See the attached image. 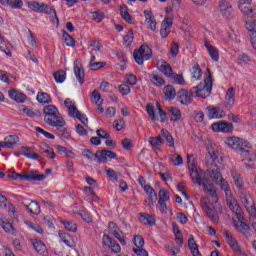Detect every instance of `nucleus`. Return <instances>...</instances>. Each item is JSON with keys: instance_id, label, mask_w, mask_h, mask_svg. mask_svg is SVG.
Masks as SVG:
<instances>
[{"instance_id": "nucleus-1", "label": "nucleus", "mask_w": 256, "mask_h": 256, "mask_svg": "<svg viewBox=\"0 0 256 256\" xmlns=\"http://www.w3.org/2000/svg\"><path fill=\"white\" fill-rule=\"evenodd\" d=\"M208 156L212 161V165L216 167L215 170H203L197 167V160L193 154L187 155V164L191 179L194 183L203 187L205 193L210 196H204L200 201L201 209L206 213L207 217L213 223H219V198L217 197V189L215 183L224 191L225 195H231V186L229 182L223 178L219 170L223 166V153L214 148L212 145L207 146Z\"/></svg>"}, {"instance_id": "nucleus-2", "label": "nucleus", "mask_w": 256, "mask_h": 256, "mask_svg": "<svg viewBox=\"0 0 256 256\" xmlns=\"http://www.w3.org/2000/svg\"><path fill=\"white\" fill-rule=\"evenodd\" d=\"M223 141L226 147L240 153L242 162L247 169H253V161L256 159V154L251 150V144L247 139L237 136H228L225 137Z\"/></svg>"}, {"instance_id": "nucleus-3", "label": "nucleus", "mask_w": 256, "mask_h": 256, "mask_svg": "<svg viewBox=\"0 0 256 256\" xmlns=\"http://www.w3.org/2000/svg\"><path fill=\"white\" fill-rule=\"evenodd\" d=\"M213 91V78L211 77V72H208L204 78V81L198 84L196 87L191 89V92L182 89L178 91L177 97L181 105H190L193 101V93L196 97H201L202 99H207Z\"/></svg>"}, {"instance_id": "nucleus-4", "label": "nucleus", "mask_w": 256, "mask_h": 256, "mask_svg": "<svg viewBox=\"0 0 256 256\" xmlns=\"http://www.w3.org/2000/svg\"><path fill=\"white\" fill-rule=\"evenodd\" d=\"M44 119L48 125L51 127H65V120L61 117L59 109L54 105H47L44 107Z\"/></svg>"}, {"instance_id": "nucleus-5", "label": "nucleus", "mask_w": 256, "mask_h": 256, "mask_svg": "<svg viewBox=\"0 0 256 256\" xmlns=\"http://www.w3.org/2000/svg\"><path fill=\"white\" fill-rule=\"evenodd\" d=\"M64 105L66 109H68V115L69 117H74L75 119H78L84 127H87L89 125V119H87V116L85 114H82L77 109V105H75V102H73L71 99L67 98L64 101Z\"/></svg>"}, {"instance_id": "nucleus-6", "label": "nucleus", "mask_w": 256, "mask_h": 256, "mask_svg": "<svg viewBox=\"0 0 256 256\" xmlns=\"http://www.w3.org/2000/svg\"><path fill=\"white\" fill-rule=\"evenodd\" d=\"M9 179H19L20 181H43L47 178L45 174H39L37 170H30L24 174L14 173L8 175Z\"/></svg>"}, {"instance_id": "nucleus-7", "label": "nucleus", "mask_w": 256, "mask_h": 256, "mask_svg": "<svg viewBox=\"0 0 256 256\" xmlns=\"http://www.w3.org/2000/svg\"><path fill=\"white\" fill-rule=\"evenodd\" d=\"M146 111L152 121H161V123H163L165 119H167V114L163 109H161V105L159 103H157L156 106L153 104H147Z\"/></svg>"}, {"instance_id": "nucleus-8", "label": "nucleus", "mask_w": 256, "mask_h": 256, "mask_svg": "<svg viewBox=\"0 0 256 256\" xmlns=\"http://www.w3.org/2000/svg\"><path fill=\"white\" fill-rule=\"evenodd\" d=\"M134 61L138 65H143L145 61H149L151 59V56L153 55V52L151 51V48L148 45H142L139 47L138 50L134 51Z\"/></svg>"}, {"instance_id": "nucleus-9", "label": "nucleus", "mask_w": 256, "mask_h": 256, "mask_svg": "<svg viewBox=\"0 0 256 256\" xmlns=\"http://www.w3.org/2000/svg\"><path fill=\"white\" fill-rule=\"evenodd\" d=\"M239 197L249 216L256 214L255 201L253 200V197H251V194L245 190H241L239 192Z\"/></svg>"}, {"instance_id": "nucleus-10", "label": "nucleus", "mask_w": 256, "mask_h": 256, "mask_svg": "<svg viewBox=\"0 0 256 256\" xmlns=\"http://www.w3.org/2000/svg\"><path fill=\"white\" fill-rule=\"evenodd\" d=\"M233 129H235L233 124L225 120H219L211 124V130L214 133L229 134V133H233Z\"/></svg>"}, {"instance_id": "nucleus-11", "label": "nucleus", "mask_w": 256, "mask_h": 256, "mask_svg": "<svg viewBox=\"0 0 256 256\" xmlns=\"http://www.w3.org/2000/svg\"><path fill=\"white\" fill-rule=\"evenodd\" d=\"M218 11L224 19H233L235 17V11L233 10V4L227 0H219Z\"/></svg>"}, {"instance_id": "nucleus-12", "label": "nucleus", "mask_w": 256, "mask_h": 256, "mask_svg": "<svg viewBox=\"0 0 256 256\" xmlns=\"http://www.w3.org/2000/svg\"><path fill=\"white\" fill-rule=\"evenodd\" d=\"M28 7L35 13H46L47 15L53 14L55 15V17H57V12L55 11V8L49 7L47 4L32 1L28 3Z\"/></svg>"}, {"instance_id": "nucleus-13", "label": "nucleus", "mask_w": 256, "mask_h": 256, "mask_svg": "<svg viewBox=\"0 0 256 256\" xmlns=\"http://www.w3.org/2000/svg\"><path fill=\"white\" fill-rule=\"evenodd\" d=\"M238 9L246 17H256V5L251 0H239Z\"/></svg>"}, {"instance_id": "nucleus-14", "label": "nucleus", "mask_w": 256, "mask_h": 256, "mask_svg": "<svg viewBox=\"0 0 256 256\" xmlns=\"http://www.w3.org/2000/svg\"><path fill=\"white\" fill-rule=\"evenodd\" d=\"M238 222L233 223V227L238 231V233H241L246 239H250L251 237V227H249V224L245 223L243 221V214H240V218H237Z\"/></svg>"}, {"instance_id": "nucleus-15", "label": "nucleus", "mask_w": 256, "mask_h": 256, "mask_svg": "<svg viewBox=\"0 0 256 256\" xmlns=\"http://www.w3.org/2000/svg\"><path fill=\"white\" fill-rule=\"evenodd\" d=\"M226 203L230 211L236 215L237 219H241L243 211H241V206H239L237 199L233 197V193L226 195Z\"/></svg>"}, {"instance_id": "nucleus-16", "label": "nucleus", "mask_w": 256, "mask_h": 256, "mask_svg": "<svg viewBox=\"0 0 256 256\" xmlns=\"http://www.w3.org/2000/svg\"><path fill=\"white\" fill-rule=\"evenodd\" d=\"M208 119H225L227 112L221 106H207L206 107Z\"/></svg>"}, {"instance_id": "nucleus-17", "label": "nucleus", "mask_w": 256, "mask_h": 256, "mask_svg": "<svg viewBox=\"0 0 256 256\" xmlns=\"http://www.w3.org/2000/svg\"><path fill=\"white\" fill-rule=\"evenodd\" d=\"M102 245H104V247H108V249H111L112 253H121V246L119 243H117V241L107 234H104L102 237Z\"/></svg>"}, {"instance_id": "nucleus-18", "label": "nucleus", "mask_w": 256, "mask_h": 256, "mask_svg": "<svg viewBox=\"0 0 256 256\" xmlns=\"http://www.w3.org/2000/svg\"><path fill=\"white\" fill-rule=\"evenodd\" d=\"M108 229L110 231V235H113L116 239H118L121 245H127L123 231H121L115 222H109Z\"/></svg>"}, {"instance_id": "nucleus-19", "label": "nucleus", "mask_w": 256, "mask_h": 256, "mask_svg": "<svg viewBox=\"0 0 256 256\" xmlns=\"http://www.w3.org/2000/svg\"><path fill=\"white\" fill-rule=\"evenodd\" d=\"M225 237H226L228 245L231 247V249L235 253H237L238 255H241V256H247L245 251H243V249H241V247L239 246L237 239H235L231 233L225 232Z\"/></svg>"}, {"instance_id": "nucleus-20", "label": "nucleus", "mask_w": 256, "mask_h": 256, "mask_svg": "<svg viewBox=\"0 0 256 256\" xmlns=\"http://www.w3.org/2000/svg\"><path fill=\"white\" fill-rule=\"evenodd\" d=\"M98 163H107L109 159H116L117 154L110 150L97 151L95 154Z\"/></svg>"}, {"instance_id": "nucleus-21", "label": "nucleus", "mask_w": 256, "mask_h": 256, "mask_svg": "<svg viewBox=\"0 0 256 256\" xmlns=\"http://www.w3.org/2000/svg\"><path fill=\"white\" fill-rule=\"evenodd\" d=\"M171 27H173V18L171 16L166 17L160 29V35L162 39L169 37V33H171Z\"/></svg>"}, {"instance_id": "nucleus-22", "label": "nucleus", "mask_w": 256, "mask_h": 256, "mask_svg": "<svg viewBox=\"0 0 256 256\" xmlns=\"http://www.w3.org/2000/svg\"><path fill=\"white\" fill-rule=\"evenodd\" d=\"M156 65L157 69H159L161 73L165 75V77H167L168 79H171V77H173V68L169 63H167V61L158 60Z\"/></svg>"}, {"instance_id": "nucleus-23", "label": "nucleus", "mask_w": 256, "mask_h": 256, "mask_svg": "<svg viewBox=\"0 0 256 256\" xmlns=\"http://www.w3.org/2000/svg\"><path fill=\"white\" fill-rule=\"evenodd\" d=\"M204 47L206 48V51L210 55L212 61H215V63H217L219 61V49L213 46L212 43L209 42V40L204 41Z\"/></svg>"}, {"instance_id": "nucleus-24", "label": "nucleus", "mask_w": 256, "mask_h": 256, "mask_svg": "<svg viewBox=\"0 0 256 256\" xmlns=\"http://www.w3.org/2000/svg\"><path fill=\"white\" fill-rule=\"evenodd\" d=\"M145 23L150 29V31H155L157 29V20L151 10H144Z\"/></svg>"}, {"instance_id": "nucleus-25", "label": "nucleus", "mask_w": 256, "mask_h": 256, "mask_svg": "<svg viewBox=\"0 0 256 256\" xmlns=\"http://www.w3.org/2000/svg\"><path fill=\"white\" fill-rule=\"evenodd\" d=\"M8 97H10V99L16 103H25V101H27V96L17 89L9 90Z\"/></svg>"}, {"instance_id": "nucleus-26", "label": "nucleus", "mask_w": 256, "mask_h": 256, "mask_svg": "<svg viewBox=\"0 0 256 256\" xmlns=\"http://www.w3.org/2000/svg\"><path fill=\"white\" fill-rule=\"evenodd\" d=\"M233 105H235V88L230 87L225 95L224 107L226 109H233Z\"/></svg>"}, {"instance_id": "nucleus-27", "label": "nucleus", "mask_w": 256, "mask_h": 256, "mask_svg": "<svg viewBox=\"0 0 256 256\" xmlns=\"http://www.w3.org/2000/svg\"><path fill=\"white\" fill-rule=\"evenodd\" d=\"M0 227L6 232L13 235L15 233V228L13 227V224L9 222V220L5 217L4 214H0Z\"/></svg>"}, {"instance_id": "nucleus-28", "label": "nucleus", "mask_w": 256, "mask_h": 256, "mask_svg": "<svg viewBox=\"0 0 256 256\" xmlns=\"http://www.w3.org/2000/svg\"><path fill=\"white\" fill-rule=\"evenodd\" d=\"M74 73L79 84L83 85V83L85 82V72L83 71V67H81V64L77 60L74 61Z\"/></svg>"}, {"instance_id": "nucleus-29", "label": "nucleus", "mask_w": 256, "mask_h": 256, "mask_svg": "<svg viewBox=\"0 0 256 256\" xmlns=\"http://www.w3.org/2000/svg\"><path fill=\"white\" fill-rule=\"evenodd\" d=\"M150 83L154 85L155 87H163L165 85V79L162 78L161 75H159L157 72H152L148 74Z\"/></svg>"}, {"instance_id": "nucleus-30", "label": "nucleus", "mask_w": 256, "mask_h": 256, "mask_svg": "<svg viewBox=\"0 0 256 256\" xmlns=\"http://www.w3.org/2000/svg\"><path fill=\"white\" fill-rule=\"evenodd\" d=\"M144 191L146 193V195H148L150 201L148 203L149 207H154L155 203L157 201V193L155 192V189H153V187H151L150 185L148 186H144Z\"/></svg>"}, {"instance_id": "nucleus-31", "label": "nucleus", "mask_w": 256, "mask_h": 256, "mask_svg": "<svg viewBox=\"0 0 256 256\" xmlns=\"http://www.w3.org/2000/svg\"><path fill=\"white\" fill-rule=\"evenodd\" d=\"M4 144V149H13L17 143H19V136L17 135H10L7 136L4 141H2Z\"/></svg>"}, {"instance_id": "nucleus-32", "label": "nucleus", "mask_w": 256, "mask_h": 256, "mask_svg": "<svg viewBox=\"0 0 256 256\" xmlns=\"http://www.w3.org/2000/svg\"><path fill=\"white\" fill-rule=\"evenodd\" d=\"M231 177L237 189H239L240 192L243 191V176H241V174H239V172L236 170H231Z\"/></svg>"}, {"instance_id": "nucleus-33", "label": "nucleus", "mask_w": 256, "mask_h": 256, "mask_svg": "<svg viewBox=\"0 0 256 256\" xmlns=\"http://www.w3.org/2000/svg\"><path fill=\"white\" fill-rule=\"evenodd\" d=\"M168 58L170 59V61H175V59H177V55H179V43L173 41L170 44V49L167 53Z\"/></svg>"}, {"instance_id": "nucleus-34", "label": "nucleus", "mask_w": 256, "mask_h": 256, "mask_svg": "<svg viewBox=\"0 0 256 256\" xmlns=\"http://www.w3.org/2000/svg\"><path fill=\"white\" fill-rule=\"evenodd\" d=\"M139 215V221L143 223V225H150L151 227L155 225V217H153V215L147 213H140Z\"/></svg>"}, {"instance_id": "nucleus-35", "label": "nucleus", "mask_w": 256, "mask_h": 256, "mask_svg": "<svg viewBox=\"0 0 256 256\" xmlns=\"http://www.w3.org/2000/svg\"><path fill=\"white\" fill-rule=\"evenodd\" d=\"M32 245L35 251H37V253H40V255H43V253L47 251V246L45 245V243L37 238L32 239Z\"/></svg>"}, {"instance_id": "nucleus-36", "label": "nucleus", "mask_w": 256, "mask_h": 256, "mask_svg": "<svg viewBox=\"0 0 256 256\" xmlns=\"http://www.w3.org/2000/svg\"><path fill=\"white\" fill-rule=\"evenodd\" d=\"M148 141L150 145H152L153 149H155V151H161V147L163 145V138L161 135L150 137Z\"/></svg>"}, {"instance_id": "nucleus-37", "label": "nucleus", "mask_w": 256, "mask_h": 256, "mask_svg": "<svg viewBox=\"0 0 256 256\" xmlns=\"http://www.w3.org/2000/svg\"><path fill=\"white\" fill-rule=\"evenodd\" d=\"M27 211L32 215H39L41 213V207L36 201H31L29 204H25Z\"/></svg>"}, {"instance_id": "nucleus-38", "label": "nucleus", "mask_w": 256, "mask_h": 256, "mask_svg": "<svg viewBox=\"0 0 256 256\" xmlns=\"http://www.w3.org/2000/svg\"><path fill=\"white\" fill-rule=\"evenodd\" d=\"M18 110L20 111V113L26 115V117H37V115H39V111L29 108L27 106H19Z\"/></svg>"}, {"instance_id": "nucleus-39", "label": "nucleus", "mask_w": 256, "mask_h": 256, "mask_svg": "<svg viewBox=\"0 0 256 256\" xmlns=\"http://www.w3.org/2000/svg\"><path fill=\"white\" fill-rule=\"evenodd\" d=\"M190 75H191V79H193L194 81H199V79L203 77V72L201 71V67H199V65H194L190 69Z\"/></svg>"}, {"instance_id": "nucleus-40", "label": "nucleus", "mask_w": 256, "mask_h": 256, "mask_svg": "<svg viewBox=\"0 0 256 256\" xmlns=\"http://www.w3.org/2000/svg\"><path fill=\"white\" fill-rule=\"evenodd\" d=\"M60 223L71 233H77V223L73 220H61Z\"/></svg>"}, {"instance_id": "nucleus-41", "label": "nucleus", "mask_w": 256, "mask_h": 256, "mask_svg": "<svg viewBox=\"0 0 256 256\" xmlns=\"http://www.w3.org/2000/svg\"><path fill=\"white\" fill-rule=\"evenodd\" d=\"M188 247L191 251V254L193 256H199L200 253H199V248L197 247V243L195 242V238L193 236H191L189 239H188Z\"/></svg>"}, {"instance_id": "nucleus-42", "label": "nucleus", "mask_w": 256, "mask_h": 256, "mask_svg": "<svg viewBox=\"0 0 256 256\" xmlns=\"http://www.w3.org/2000/svg\"><path fill=\"white\" fill-rule=\"evenodd\" d=\"M161 137L165 138L168 147H175V139H173V136L169 134V131L162 130Z\"/></svg>"}, {"instance_id": "nucleus-43", "label": "nucleus", "mask_w": 256, "mask_h": 256, "mask_svg": "<svg viewBox=\"0 0 256 256\" xmlns=\"http://www.w3.org/2000/svg\"><path fill=\"white\" fill-rule=\"evenodd\" d=\"M168 113L171 115V121H179L181 119V111L176 107H168Z\"/></svg>"}, {"instance_id": "nucleus-44", "label": "nucleus", "mask_w": 256, "mask_h": 256, "mask_svg": "<svg viewBox=\"0 0 256 256\" xmlns=\"http://www.w3.org/2000/svg\"><path fill=\"white\" fill-rule=\"evenodd\" d=\"M37 101L38 103H42V104H48L51 103L53 100L51 99V96H49V94L45 93V92H39L37 94Z\"/></svg>"}, {"instance_id": "nucleus-45", "label": "nucleus", "mask_w": 256, "mask_h": 256, "mask_svg": "<svg viewBox=\"0 0 256 256\" xmlns=\"http://www.w3.org/2000/svg\"><path fill=\"white\" fill-rule=\"evenodd\" d=\"M54 79L56 83H65V80L67 79V72H65V70L55 72Z\"/></svg>"}, {"instance_id": "nucleus-46", "label": "nucleus", "mask_w": 256, "mask_h": 256, "mask_svg": "<svg viewBox=\"0 0 256 256\" xmlns=\"http://www.w3.org/2000/svg\"><path fill=\"white\" fill-rule=\"evenodd\" d=\"M164 93L167 99H175L177 92L175 91V88L173 86L168 85L164 88Z\"/></svg>"}, {"instance_id": "nucleus-47", "label": "nucleus", "mask_w": 256, "mask_h": 256, "mask_svg": "<svg viewBox=\"0 0 256 256\" xmlns=\"http://www.w3.org/2000/svg\"><path fill=\"white\" fill-rule=\"evenodd\" d=\"M170 162L174 167H181V165H183V157L179 154L172 155L170 156Z\"/></svg>"}, {"instance_id": "nucleus-48", "label": "nucleus", "mask_w": 256, "mask_h": 256, "mask_svg": "<svg viewBox=\"0 0 256 256\" xmlns=\"http://www.w3.org/2000/svg\"><path fill=\"white\" fill-rule=\"evenodd\" d=\"M27 151L22 153L24 157L27 159H32L33 161H39L41 159V156L37 153L29 152L31 151V148H25Z\"/></svg>"}, {"instance_id": "nucleus-49", "label": "nucleus", "mask_w": 256, "mask_h": 256, "mask_svg": "<svg viewBox=\"0 0 256 256\" xmlns=\"http://www.w3.org/2000/svg\"><path fill=\"white\" fill-rule=\"evenodd\" d=\"M170 79H172L173 83H175L176 85H187V82H185V78H183L181 74L172 73V77H170Z\"/></svg>"}, {"instance_id": "nucleus-50", "label": "nucleus", "mask_w": 256, "mask_h": 256, "mask_svg": "<svg viewBox=\"0 0 256 256\" xmlns=\"http://www.w3.org/2000/svg\"><path fill=\"white\" fill-rule=\"evenodd\" d=\"M92 101L96 103V105H103V98H101V94L99 93V90H94L92 92Z\"/></svg>"}, {"instance_id": "nucleus-51", "label": "nucleus", "mask_w": 256, "mask_h": 256, "mask_svg": "<svg viewBox=\"0 0 256 256\" xmlns=\"http://www.w3.org/2000/svg\"><path fill=\"white\" fill-rule=\"evenodd\" d=\"M102 67H105V64L103 62H95V56H93L90 60V69L97 71V69H102Z\"/></svg>"}, {"instance_id": "nucleus-52", "label": "nucleus", "mask_w": 256, "mask_h": 256, "mask_svg": "<svg viewBox=\"0 0 256 256\" xmlns=\"http://www.w3.org/2000/svg\"><path fill=\"white\" fill-rule=\"evenodd\" d=\"M158 197H159L158 201H163V202L169 201V199H170L169 191H167L164 188L160 189L159 193H158Z\"/></svg>"}, {"instance_id": "nucleus-53", "label": "nucleus", "mask_w": 256, "mask_h": 256, "mask_svg": "<svg viewBox=\"0 0 256 256\" xmlns=\"http://www.w3.org/2000/svg\"><path fill=\"white\" fill-rule=\"evenodd\" d=\"M133 39H135V36L133 35V31H129L124 37H123V43L126 47H129L131 43H133Z\"/></svg>"}, {"instance_id": "nucleus-54", "label": "nucleus", "mask_w": 256, "mask_h": 256, "mask_svg": "<svg viewBox=\"0 0 256 256\" xmlns=\"http://www.w3.org/2000/svg\"><path fill=\"white\" fill-rule=\"evenodd\" d=\"M63 39L67 45V47H75V39L69 35V33L64 32L63 33Z\"/></svg>"}, {"instance_id": "nucleus-55", "label": "nucleus", "mask_w": 256, "mask_h": 256, "mask_svg": "<svg viewBox=\"0 0 256 256\" xmlns=\"http://www.w3.org/2000/svg\"><path fill=\"white\" fill-rule=\"evenodd\" d=\"M120 15L127 23H131V15H129V12L127 11V6H121Z\"/></svg>"}, {"instance_id": "nucleus-56", "label": "nucleus", "mask_w": 256, "mask_h": 256, "mask_svg": "<svg viewBox=\"0 0 256 256\" xmlns=\"http://www.w3.org/2000/svg\"><path fill=\"white\" fill-rule=\"evenodd\" d=\"M94 187H84V193L86 197H90L93 201H99V198L95 196V192L93 191Z\"/></svg>"}, {"instance_id": "nucleus-57", "label": "nucleus", "mask_w": 256, "mask_h": 256, "mask_svg": "<svg viewBox=\"0 0 256 256\" xmlns=\"http://www.w3.org/2000/svg\"><path fill=\"white\" fill-rule=\"evenodd\" d=\"M134 245L135 247H137V249L143 248L145 245V239H143V237H141L140 235H136L134 237Z\"/></svg>"}, {"instance_id": "nucleus-58", "label": "nucleus", "mask_w": 256, "mask_h": 256, "mask_svg": "<svg viewBox=\"0 0 256 256\" xmlns=\"http://www.w3.org/2000/svg\"><path fill=\"white\" fill-rule=\"evenodd\" d=\"M251 59L247 54H240L237 59L238 65H247Z\"/></svg>"}, {"instance_id": "nucleus-59", "label": "nucleus", "mask_w": 256, "mask_h": 256, "mask_svg": "<svg viewBox=\"0 0 256 256\" xmlns=\"http://www.w3.org/2000/svg\"><path fill=\"white\" fill-rule=\"evenodd\" d=\"M26 225L28 229H31V231H35V233H39V234L43 233V228H41V226H39L38 224L26 222Z\"/></svg>"}, {"instance_id": "nucleus-60", "label": "nucleus", "mask_w": 256, "mask_h": 256, "mask_svg": "<svg viewBox=\"0 0 256 256\" xmlns=\"http://www.w3.org/2000/svg\"><path fill=\"white\" fill-rule=\"evenodd\" d=\"M176 220L178 221V223H180V225H187L189 218H187V215H185L184 213H178L176 215Z\"/></svg>"}, {"instance_id": "nucleus-61", "label": "nucleus", "mask_w": 256, "mask_h": 256, "mask_svg": "<svg viewBox=\"0 0 256 256\" xmlns=\"http://www.w3.org/2000/svg\"><path fill=\"white\" fill-rule=\"evenodd\" d=\"M125 81L128 85H137V76L134 74H127L125 76Z\"/></svg>"}, {"instance_id": "nucleus-62", "label": "nucleus", "mask_w": 256, "mask_h": 256, "mask_svg": "<svg viewBox=\"0 0 256 256\" xmlns=\"http://www.w3.org/2000/svg\"><path fill=\"white\" fill-rule=\"evenodd\" d=\"M42 151L47 155V157H49V159H55L56 155L55 151H53V148L45 146L44 148H42Z\"/></svg>"}, {"instance_id": "nucleus-63", "label": "nucleus", "mask_w": 256, "mask_h": 256, "mask_svg": "<svg viewBox=\"0 0 256 256\" xmlns=\"http://www.w3.org/2000/svg\"><path fill=\"white\" fill-rule=\"evenodd\" d=\"M8 214L10 215V217H12L13 221L17 220L18 214L13 204L8 205Z\"/></svg>"}, {"instance_id": "nucleus-64", "label": "nucleus", "mask_w": 256, "mask_h": 256, "mask_svg": "<svg viewBox=\"0 0 256 256\" xmlns=\"http://www.w3.org/2000/svg\"><path fill=\"white\" fill-rule=\"evenodd\" d=\"M118 89L122 95H129L131 93V88L129 87V84L123 83L119 86Z\"/></svg>"}]
</instances>
